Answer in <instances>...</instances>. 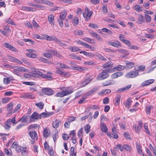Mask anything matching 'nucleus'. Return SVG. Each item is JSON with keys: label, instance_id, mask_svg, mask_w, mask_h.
<instances>
[{"label": "nucleus", "instance_id": "nucleus-25", "mask_svg": "<svg viewBox=\"0 0 156 156\" xmlns=\"http://www.w3.org/2000/svg\"><path fill=\"white\" fill-rule=\"evenodd\" d=\"M37 59L38 61L41 62H43L45 63H47L49 64H51L52 63V62L49 61L48 60L43 57H39V58H37Z\"/></svg>", "mask_w": 156, "mask_h": 156}, {"label": "nucleus", "instance_id": "nucleus-16", "mask_svg": "<svg viewBox=\"0 0 156 156\" xmlns=\"http://www.w3.org/2000/svg\"><path fill=\"white\" fill-rule=\"evenodd\" d=\"M49 23L52 26L54 25V16L53 14L49 15L48 17Z\"/></svg>", "mask_w": 156, "mask_h": 156}, {"label": "nucleus", "instance_id": "nucleus-24", "mask_svg": "<svg viewBox=\"0 0 156 156\" xmlns=\"http://www.w3.org/2000/svg\"><path fill=\"white\" fill-rule=\"evenodd\" d=\"M115 82L112 80H109L108 81L106 82L105 83H102V85L103 87L111 85L114 84Z\"/></svg>", "mask_w": 156, "mask_h": 156}, {"label": "nucleus", "instance_id": "nucleus-8", "mask_svg": "<svg viewBox=\"0 0 156 156\" xmlns=\"http://www.w3.org/2000/svg\"><path fill=\"white\" fill-rule=\"evenodd\" d=\"M76 42L78 44H80L83 45L85 46V47L86 48L91 49L92 51L94 50V48L92 47L90 45L88 44H87L81 40H79L77 41H76Z\"/></svg>", "mask_w": 156, "mask_h": 156}, {"label": "nucleus", "instance_id": "nucleus-22", "mask_svg": "<svg viewBox=\"0 0 156 156\" xmlns=\"http://www.w3.org/2000/svg\"><path fill=\"white\" fill-rule=\"evenodd\" d=\"M122 75L123 73L122 72H117L112 75L111 77L112 79H115L121 76Z\"/></svg>", "mask_w": 156, "mask_h": 156}, {"label": "nucleus", "instance_id": "nucleus-28", "mask_svg": "<svg viewBox=\"0 0 156 156\" xmlns=\"http://www.w3.org/2000/svg\"><path fill=\"white\" fill-rule=\"evenodd\" d=\"M145 21L146 23H150L151 20V17L148 14H145L144 15Z\"/></svg>", "mask_w": 156, "mask_h": 156}, {"label": "nucleus", "instance_id": "nucleus-49", "mask_svg": "<svg viewBox=\"0 0 156 156\" xmlns=\"http://www.w3.org/2000/svg\"><path fill=\"white\" fill-rule=\"evenodd\" d=\"M10 98L9 97H5L2 99V103L5 104L8 103L10 100Z\"/></svg>", "mask_w": 156, "mask_h": 156}, {"label": "nucleus", "instance_id": "nucleus-54", "mask_svg": "<svg viewBox=\"0 0 156 156\" xmlns=\"http://www.w3.org/2000/svg\"><path fill=\"white\" fill-rule=\"evenodd\" d=\"M83 128H81L78 132L77 135L78 137L79 138H80L81 137L82 138V137H83V135H82V134L83 132Z\"/></svg>", "mask_w": 156, "mask_h": 156}, {"label": "nucleus", "instance_id": "nucleus-41", "mask_svg": "<svg viewBox=\"0 0 156 156\" xmlns=\"http://www.w3.org/2000/svg\"><path fill=\"white\" fill-rule=\"evenodd\" d=\"M95 56L100 60L103 61H106L107 60V59L106 58H105L100 54H97L95 55Z\"/></svg>", "mask_w": 156, "mask_h": 156}, {"label": "nucleus", "instance_id": "nucleus-51", "mask_svg": "<svg viewBox=\"0 0 156 156\" xmlns=\"http://www.w3.org/2000/svg\"><path fill=\"white\" fill-rule=\"evenodd\" d=\"M49 52L50 54H51V55L53 54L54 55H55L57 56H60L59 54L57 52H56L54 50L51 49L49 50Z\"/></svg>", "mask_w": 156, "mask_h": 156}, {"label": "nucleus", "instance_id": "nucleus-30", "mask_svg": "<svg viewBox=\"0 0 156 156\" xmlns=\"http://www.w3.org/2000/svg\"><path fill=\"white\" fill-rule=\"evenodd\" d=\"M66 13L67 12L66 10L62 11L60 14L59 18L62 20H64L66 17Z\"/></svg>", "mask_w": 156, "mask_h": 156}, {"label": "nucleus", "instance_id": "nucleus-53", "mask_svg": "<svg viewBox=\"0 0 156 156\" xmlns=\"http://www.w3.org/2000/svg\"><path fill=\"white\" fill-rule=\"evenodd\" d=\"M145 69V66L144 65H140L138 66L137 70H136L137 72L143 71Z\"/></svg>", "mask_w": 156, "mask_h": 156}, {"label": "nucleus", "instance_id": "nucleus-57", "mask_svg": "<svg viewBox=\"0 0 156 156\" xmlns=\"http://www.w3.org/2000/svg\"><path fill=\"white\" fill-rule=\"evenodd\" d=\"M73 91H69L68 90H66L63 91L64 96L69 95L73 92Z\"/></svg>", "mask_w": 156, "mask_h": 156}, {"label": "nucleus", "instance_id": "nucleus-58", "mask_svg": "<svg viewBox=\"0 0 156 156\" xmlns=\"http://www.w3.org/2000/svg\"><path fill=\"white\" fill-rule=\"evenodd\" d=\"M4 152L6 154L9 156H12V152H10L7 149L5 148Z\"/></svg>", "mask_w": 156, "mask_h": 156}, {"label": "nucleus", "instance_id": "nucleus-46", "mask_svg": "<svg viewBox=\"0 0 156 156\" xmlns=\"http://www.w3.org/2000/svg\"><path fill=\"white\" fill-rule=\"evenodd\" d=\"M35 105L41 109H43L44 106V104L41 102L38 103H36Z\"/></svg>", "mask_w": 156, "mask_h": 156}, {"label": "nucleus", "instance_id": "nucleus-59", "mask_svg": "<svg viewBox=\"0 0 156 156\" xmlns=\"http://www.w3.org/2000/svg\"><path fill=\"white\" fill-rule=\"evenodd\" d=\"M44 79H48L50 80H52L53 77L50 75H48L46 74H43L42 77Z\"/></svg>", "mask_w": 156, "mask_h": 156}, {"label": "nucleus", "instance_id": "nucleus-62", "mask_svg": "<svg viewBox=\"0 0 156 156\" xmlns=\"http://www.w3.org/2000/svg\"><path fill=\"white\" fill-rule=\"evenodd\" d=\"M144 128L145 129V132L147 134H150V132L148 129L147 123H144Z\"/></svg>", "mask_w": 156, "mask_h": 156}, {"label": "nucleus", "instance_id": "nucleus-48", "mask_svg": "<svg viewBox=\"0 0 156 156\" xmlns=\"http://www.w3.org/2000/svg\"><path fill=\"white\" fill-rule=\"evenodd\" d=\"M134 9L136 11L140 12L142 11V8H141L139 5H136L134 7Z\"/></svg>", "mask_w": 156, "mask_h": 156}, {"label": "nucleus", "instance_id": "nucleus-21", "mask_svg": "<svg viewBox=\"0 0 156 156\" xmlns=\"http://www.w3.org/2000/svg\"><path fill=\"white\" fill-rule=\"evenodd\" d=\"M29 5L30 6L36 7L37 9H39L41 10H43L45 9V6L41 5H38L33 4L32 3H29Z\"/></svg>", "mask_w": 156, "mask_h": 156}, {"label": "nucleus", "instance_id": "nucleus-23", "mask_svg": "<svg viewBox=\"0 0 156 156\" xmlns=\"http://www.w3.org/2000/svg\"><path fill=\"white\" fill-rule=\"evenodd\" d=\"M125 63L126 64V66H125V67H127L128 68H131L133 67L134 65V63L133 62H130L128 61H125Z\"/></svg>", "mask_w": 156, "mask_h": 156}, {"label": "nucleus", "instance_id": "nucleus-29", "mask_svg": "<svg viewBox=\"0 0 156 156\" xmlns=\"http://www.w3.org/2000/svg\"><path fill=\"white\" fill-rule=\"evenodd\" d=\"M55 42L58 43L60 46L62 47H66L67 45L66 44L62 42V41L58 38H57Z\"/></svg>", "mask_w": 156, "mask_h": 156}, {"label": "nucleus", "instance_id": "nucleus-4", "mask_svg": "<svg viewBox=\"0 0 156 156\" xmlns=\"http://www.w3.org/2000/svg\"><path fill=\"white\" fill-rule=\"evenodd\" d=\"M41 119V116L36 112H34L30 116L29 121L30 122H34L35 120Z\"/></svg>", "mask_w": 156, "mask_h": 156}, {"label": "nucleus", "instance_id": "nucleus-12", "mask_svg": "<svg viewBox=\"0 0 156 156\" xmlns=\"http://www.w3.org/2000/svg\"><path fill=\"white\" fill-rule=\"evenodd\" d=\"M137 21L136 22L139 24H142L145 22V20L144 16L141 14H138L137 15Z\"/></svg>", "mask_w": 156, "mask_h": 156}, {"label": "nucleus", "instance_id": "nucleus-9", "mask_svg": "<svg viewBox=\"0 0 156 156\" xmlns=\"http://www.w3.org/2000/svg\"><path fill=\"white\" fill-rule=\"evenodd\" d=\"M42 92L46 95H51L53 94L54 91L51 88H42Z\"/></svg>", "mask_w": 156, "mask_h": 156}, {"label": "nucleus", "instance_id": "nucleus-45", "mask_svg": "<svg viewBox=\"0 0 156 156\" xmlns=\"http://www.w3.org/2000/svg\"><path fill=\"white\" fill-rule=\"evenodd\" d=\"M43 133V136L45 138L48 137L50 134V133L48 132V130L47 128L44 129Z\"/></svg>", "mask_w": 156, "mask_h": 156}, {"label": "nucleus", "instance_id": "nucleus-55", "mask_svg": "<svg viewBox=\"0 0 156 156\" xmlns=\"http://www.w3.org/2000/svg\"><path fill=\"white\" fill-rule=\"evenodd\" d=\"M27 120L28 119L26 116H23L19 120V121H21L23 122H26Z\"/></svg>", "mask_w": 156, "mask_h": 156}, {"label": "nucleus", "instance_id": "nucleus-47", "mask_svg": "<svg viewBox=\"0 0 156 156\" xmlns=\"http://www.w3.org/2000/svg\"><path fill=\"white\" fill-rule=\"evenodd\" d=\"M124 149L126 151L128 152H130L131 151L132 148L129 145L127 144H125L123 145Z\"/></svg>", "mask_w": 156, "mask_h": 156}, {"label": "nucleus", "instance_id": "nucleus-56", "mask_svg": "<svg viewBox=\"0 0 156 156\" xmlns=\"http://www.w3.org/2000/svg\"><path fill=\"white\" fill-rule=\"evenodd\" d=\"M90 126L88 124H87L84 128V130L86 133H88L90 131Z\"/></svg>", "mask_w": 156, "mask_h": 156}, {"label": "nucleus", "instance_id": "nucleus-15", "mask_svg": "<svg viewBox=\"0 0 156 156\" xmlns=\"http://www.w3.org/2000/svg\"><path fill=\"white\" fill-rule=\"evenodd\" d=\"M107 44L116 48H118L119 46H121L120 43L118 41H116L115 42L109 41H108Z\"/></svg>", "mask_w": 156, "mask_h": 156}, {"label": "nucleus", "instance_id": "nucleus-1", "mask_svg": "<svg viewBox=\"0 0 156 156\" xmlns=\"http://www.w3.org/2000/svg\"><path fill=\"white\" fill-rule=\"evenodd\" d=\"M113 66V63L111 62H108L105 64L103 65L102 67L106 69H105L109 73H113L115 71V68H114L112 69Z\"/></svg>", "mask_w": 156, "mask_h": 156}, {"label": "nucleus", "instance_id": "nucleus-50", "mask_svg": "<svg viewBox=\"0 0 156 156\" xmlns=\"http://www.w3.org/2000/svg\"><path fill=\"white\" fill-rule=\"evenodd\" d=\"M12 80L10 77H8L7 78H4L3 79L4 83L5 84L9 83Z\"/></svg>", "mask_w": 156, "mask_h": 156}, {"label": "nucleus", "instance_id": "nucleus-38", "mask_svg": "<svg viewBox=\"0 0 156 156\" xmlns=\"http://www.w3.org/2000/svg\"><path fill=\"white\" fill-rule=\"evenodd\" d=\"M15 68L19 72H26L27 71V69L21 66H16L15 67Z\"/></svg>", "mask_w": 156, "mask_h": 156}, {"label": "nucleus", "instance_id": "nucleus-44", "mask_svg": "<svg viewBox=\"0 0 156 156\" xmlns=\"http://www.w3.org/2000/svg\"><path fill=\"white\" fill-rule=\"evenodd\" d=\"M5 22L6 23H8V24L14 25H15V23L10 18H8L6 19L5 20Z\"/></svg>", "mask_w": 156, "mask_h": 156}, {"label": "nucleus", "instance_id": "nucleus-64", "mask_svg": "<svg viewBox=\"0 0 156 156\" xmlns=\"http://www.w3.org/2000/svg\"><path fill=\"white\" fill-rule=\"evenodd\" d=\"M136 148L138 151V153L140 154L142 153V151L141 146L140 145H136Z\"/></svg>", "mask_w": 156, "mask_h": 156}, {"label": "nucleus", "instance_id": "nucleus-10", "mask_svg": "<svg viewBox=\"0 0 156 156\" xmlns=\"http://www.w3.org/2000/svg\"><path fill=\"white\" fill-rule=\"evenodd\" d=\"M11 148H12L15 149L17 153L20 152L21 151V147L16 142H14L13 143L11 146Z\"/></svg>", "mask_w": 156, "mask_h": 156}, {"label": "nucleus", "instance_id": "nucleus-13", "mask_svg": "<svg viewBox=\"0 0 156 156\" xmlns=\"http://www.w3.org/2000/svg\"><path fill=\"white\" fill-rule=\"evenodd\" d=\"M3 46L13 51H16L17 49L10 44L8 43H5Z\"/></svg>", "mask_w": 156, "mask_h": 156}, {"label": "nucleus", "instance_id": "nucleus-42", "mask_svg": "<svg viewBox=\"0 0 156 156\" xmlns=\"http://www.w3.org/2000/svg\"><path fill=\"white\" fill-rule=\"evenodd\" d=\"M153 108V106H150L149 107H146V112L147 115H150L151 113V110Z\"/></svg>", "mask_w": 156, "mask_h": 156}, {"label": "nucleus", "instance_id": "nucleus-31", "mask_svg": "<svg viewBox=\"0 0 156 156\" xmlns=\"http://www.w3.org/2000/svg\"><path fill=\"white\" fill-rule=\"evenodd\" d=\"M68 49L72 52H77L80 50V49L77 47H71Z\"/></svg>", "mask_w": 156, "mask_h": 156}, {"label": "nucleus", "instance_id": "nucleus-2", "mask_svg": "<svg viewBox=\"0 0 156 156\" xmlns=\"http://www.w3.org/2000/svg\"><path fill=\"white\" fill-rule=\"evenodd\" d=\"M109 73L106 70H103L97 76V79L98 80H102L107 78L109 76Z\"/></svg>", "mask_w": 156, "mask_h": 156}, {"label": "nucleus", "instance_id": "nucleus-34", "mask_svg": "<svg viewBox=\"0 0 156 156\" xmlns=\"http://www.w3.org/2000/svg\"><path fill=\"white\" fill-rule=\"evenodd\" d=\"M111 92V90L108 89L104 90H102V91L100 93V94L101 95H106L110 94Z\"/></svg>", "mask_w": 156, "mask_h": 156}, {"label": "nucleus", "instance_id": "nucleus-14", "mask_svg": "<svg viewBox=\"0 0 156 156\" xmlns=\"http://www.w3.org/2000/svg\"><path fill=\"white\" fill-rule=\"evenodd\" d=\"M55 73L56 74H59L62 76L66 77L67 75L68 74L67 72H64L61 71L60 68H56V70L55 71Z\"/></svg>", "mask_w": 156, "mask_h": 156}, {"label": "nucleus", "instance_id": "nucleus-39", "mask_svg": "<svg viewBox=\"0 0 156 156\" xmlns=\"http://www.w3.org/2000/svg\"><path fill=\"white\" fill-rule=\"evenodd\" d=\"M82 40L90 43H94V40L93 39L88 37H84Z\"/></svg>", "mask_w": 156, "mask_h": 156}, {"label": "nucleus", "instance_id": "nucleus-5", "mask_svg": "<svg viewBox=\"0 0 156 156\" xmlns=\"http://www.w3.org/2000/svg\"><path fill=\"white\" fill-rule=\"evenodd\" d=\"M28 134L31 137V144H33L35 143V140L36 139H37L38 136L37 133L35 131H30L28 133Z\"/></svg>", "mask_w": 156, "mask_h": 156}, {"label": "nucleus", "instance_id": "nucleus-27", "mask_svg": "<svg viewBox=\"0 0 156 156\" xmlns=\"http://www.w3.org/2000/svg\"><path fill=\"white\" fill-rule=\"evenodd\" d=\"M54 114V112H53L50 113L43 112L40 114V115L41 116V118H42V117L43 118H46L51 116L52 115H53Z\"/></svg>", "mask_w": 156, "mask_h": 156}, {"label": "nucleus", "instance_id": "nucleus-40", "mask_svg": "<svg viewBox=\"0 0 156 156\" xmlns=\"http://www.w3.org/2000/svg\"><path fill=\"white\" fill-rule=\"evenodd\" d=\"M34 73L36 75H38L42 77V76H43V73L41 71L38 70L37 69H36L34 70Z\"/></svg>", "mask_w": 156, "mask_h": 156}, {"label": "nucleus", "instance_id": "nucleus-35", "mask_svg": "<svg viewBox=\"0 0 156 156\" xmlns=\"http://www.w3.org/2000/svg\"><path fill=\"white\" fill-rule=\"evenodd\" d=\"M46 39L48 41H54L55 42H56V41L57 40V38L55 37H51V36H49L47 35H46Z\"/></svg>", "mask_w": 156, "mask_h": 156}, {"label": "nucleus", "instance_id": "nucleus-52", "mask_svg": "<svg viewBox=\"0 0 156 156\" xmlns=\"http://www.w3.org/2000/svg\"><path fill=\"white\" fill-rule=\"evenodd\" d=\"M39 126L37 125V124H31L28 127V129H31L32 128H37Z\"/></svg>", "mask_w": 156, "mask_h": 156}, {"label": "nucleus", "instance_id": "nucleus-63", "mask_svg": "<svg viewBox=\"0 0 156 156\" xmlns=\"http://www.w3.org/2000/svg\"><path fill=\"white\" fill-rule=\"evenodd\" d=\"M75 148L74 147H72L70 149V151L71 154L73 155L72 156H76V152H74Z\"/></svg>", "mask_w": 156, "mask_h": 156}, {"label": "nucleus", "instance_id": "nucleus-36", "mask_svg": "<svg viewBox=\"0 0 156 156\" xmlns=\"http://www.w3.org/2000/svg\"><path fill=\"white\" fill-rule=\"evenodd\" d=\"M72 23L74 26H77L79 23L78 18L77 17H75L73 20Z\"/></svg>", "mask_w": 156, "mask_h": 156}, {"label": "nucleus", "instance_id": "nucleus-20", "mask_svg": "<svg viewBox=\"0 0 156 156\" xmlns=\"http://www.w3.org/2000/svg\"><path fill=\"white\" fill-rule=\"evenodd\" d=\"M99 89V87H96L93 88L92 89L86 93V95L90 96L93 94L95 92L98 90Z\"/></svg>", "mask_w": 156, "mask_h": 156}, {"label": "nucleus", "instance_id": "nucleus-33", "mask_svg": "<svg viewBox=\"0 0 156 156\" xmlns=\"http://www.w3.org/2000/svg\"><path fill=\"white\" fill-rule=\"evenodd\" d=\"M60 121L56 119L54 122H53L52 124L53 127L55 128H57L59 126Z\"/></svg>", "mask_w": 156, "mask_h": 156}, {"label": "nucleus", "instance_id": "nucleus-3", "mask_svg": "<svg viewBox=\"0 0 156 156\" xmlns=\"http://www.w3.org/2000/svg\"><path fill=\"white\" fill-rule=\"evenodd\" d=\"M85 10L86 12L83 13V16L84 18H85L86 21H88L90 19L93 13L92 11H89V10L87 6L85 7Z\"/></svg>", "mask_w": 156, "mask_h": 156}, {"label": "nucleus", "instance_id": "nucleus-26", "mask_svg": "<svg viewBox=\"0 0 156 156\" xmlns=\"http://www.w3.org/2000/svg\"><path fill=\"white\" fill-rule=\"evenodd\" d=\"M34 8L31 7H28L26 6H22L21 8V9L23 11H34ZM35 11V10H34Z\"/></svg>", "mask_w": 156, "mask_h": 156}, {"label": "nucleus", "instance_id": "nucleus-6", "mask_svg": "<svg viewBox=\"0 0 156 156\" xmlns=\"http://www.w3.org/2000/svg\"><path fill=\"white\" fill-rule=\"evenodd\" d=\"M13 103H10L8 104L7 106V110L8 112L6 113L7 116H9L10 115L14 113V111H13Z\"/></svg>", "mask_w": 156, "mask_h": 156}, {"label": "nucleus", "instance_id": "nucleus-61", "mask_svg": "<svg viewBox=\"0 0 156 156\" xmlns=\"http://www.w3.org/2000/svg\"><path fill=\"white\" fill-rule=\"evenodd\" d=\"M44 4L51 7L53 6L54 5L53 2L47 0L45 1Z\"/></svg>", "mask_w": 156, "mask_h": 156}, {"label": "nucleus", "instance_id": "nucleus-60", "mask_svg": "<svg viewBox=\"0 0 156 156\" xmlns=\"http://www.w3.org/2000/svg\"><path fill=\"white\" fill-rule=\"evenodd\" d=\"M89 27L93 28H98V27L97 25L93 23H90L89 24Z\"/></svg>", "mask_w": 156, "mask_h": 156}, {"label": "nucleus", "instance_id": "nucleus-19", "mask_svg": "<svg viewBox=\"0 0 156 156\" xmlns=\"http://www.w3.org/2000/svg\"><path fill=\"white\" fill-rule=\"evenodd\" d=\"M11 119H8L4 123V127L6 130H9L11 128Z\"/></svg>", "mask_w": 156, "mask_h": 156}, {"label": "nucleus", "instance_id": "nucleus-37", "mask_svg": "<svg viewBox=\"0 0 156 156\" xmlns=\"http://www.w3.org/2000/svg\"><path fill=\"white\" fill-rule=\"evenodd\" d=\"M131 98H129L127 100L125 104V106L126 108H129L128 106H130L132 101L131 100Z\"/></svg>", "mask_w": 156, "mask_h": 156}, {"label": "nucleus", "instance_id": "nucleus-32", "mask_svg": "<svg viewBox=\"0 0 156 156\" xmlns=\"http://www.w3.org/2000/svg\"><path fill=\"white\" fill-rule=\"evenodd\" d=\"M121 98V95H118L116 96L115 98L116 102L115 103V105L117 106L119 104Z\"/></svg>", "mask_w": 156, "mask_h": 156}, {"label": "nucleus", "instance_id": "nucleus-7", "mask_svg": "<svg viewBox=\"0 0 156 156\" xmlns=\"http://www.w3.org/2000/svg\"><path fill=\"white\" fill-rule=\"evenodd\" d=\"M139 75L138 72L136 71H130L126 75V77L127 78H133L136 77Z\"/></svg>", "mask_w": 156, "mask_h": 156}, {"label": "nucleus", "instance_id": "nucleus-17", "mask_svg": "<svg viewBox=\"0 0 156 156\" xmlns=\"http://www.w3.org/2000/svg\"><path fill=\"white\" fill-rule=\"evenodd\" d=\"M100 129L102 132H106L108 129L106 126L103 122H100Z\"/></svg>", "mask_w": 156, "mask_h": 156}, {"label": "nucleus", "instance_id": "nucleus-11", "mask_svg": "<svg viewBox=\"0 0 156 156\" xmlns=\"http://www.w3.org/2000/svg\"><path fill=\"white\" fill-rule=\"evenodd\" d=\"M21 98L25 99H33L35 97L34 95L30 93H25L21 95Z\"/></svg>", "mask_w": 156, "mask_h": 156}, {"label": "nucleus", "instance_id": "nucleus-43", "mask_svg": "<svg viewBox=\"0 0 156 156\" xmlns=\"http://www.w3.org/2000/svg\"><path fill=\"white\" fill-rule=\"evenodd\" d=\"M23 41L26 42H29V44L30 46L35 44V42L34 41L29 39H23Z\"/></svg>", "mask_w": 156, "mask_h": 156}, {"label": "nucleus", "instance_id": "nucleus-18", "mask_svg": "<svg viewBox=\"0 0 156 156\" xmlns=\"http://www.w3.org/2000/svg\"><path fill=\"white\" fill-rule=\"evenodd\" d=\"M131 85H129L125 87H122L116 91V92L117 93H120L125 91H126L129 89L131 87Z\"/></svg>", "mask_w": 156, "mask_h": 156}]
</instances>
